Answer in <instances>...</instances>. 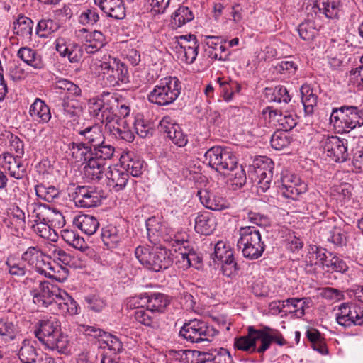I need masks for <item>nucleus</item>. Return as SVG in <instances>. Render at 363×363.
I'll return each instance as SVG.
<instances>
[{
	"label": "nucleus",
	"mask_w": 363,
	"mask_h": 363,
	"mask_svg": "<svg viewBox=\"0 0 363 363\" xmlns=\"http://www.w3.org/2000/svg\"><path fill=\"white\" fill-rule=\"evenodd\" d=\"M56 50L62 57H67L70 62H78L83 55V47L75 42H65L60 38L56 40Z\"/></svg>",
	"instance_id": "20"
},
{
	"label": "nucleus",
	"mask_w": 363,
	"mask_h": 363,
	"mask_svg": "<svg viewBox=\"0 0 363 363\" xmlns=\"http://www.w3.org/2000/svg\"><path fill=\"white\" fill-rule=\"evenodd\" d=\"M0 335L8 342H18L23 337L18 321L16 317H3L0 318Z\"/></svg>",
	"instance_id": "19"
},
{
	"label": "nucleus",
	"mask_w": 363,
	"mask_h": 363,
	"mask_svg": "<svg viewBox=\"0 0 363 363\" xmlns=\"http://www.w3.org/2000/svg\"><path fill=\"white\" fill-rule=\"evenodd\" d=\"M279 190L284 197L295 200L307 191V185L298 177L286 174L281 177Z\"/></svg>",
	"instance_id": "16"
},
{
	"label": "nucleus",
	"mask_w": 363,
	"mask_h": 363,
	"mask_svg": "<svg viewBox=\"0 0 363 363\" xmlns=\"http://www.w3.org/2000/svg\"><path fill=\"white\" fill-rule=\"evenodd\" d=\"M334 127L340 131L349 132L363 125V110L354 106L334 108L330 118Z\"/></svg>",
	"instance_id": "5"
},
{
	"label": "nucleus",
	"mask_w": 363,
	"mask_h": 363,
	"mask_svg": "<svg viewBox=\"0 0 363 363\" xmlns=\"http://www.w3.org/2000/svg\"><path fill=\"white\" fill-rule=\"evenodd\" d=\"M62 239L70 246L80 251H85L87 248V244L83 238L71 230H63L62 231Z\"/></svg>",
	"instance_id": "43"
},
{
	"label": "nucleus",
	"mask_w": 363,
	"mask_h": 363,
	"mask_svg": "<svg viewBox=\"0 0 363 363\" xmlns=\"http://www.w3.org/2000/svg\"><path fill=\"white\" fill-rule=\"evenodd\" d=\"M32 228L33 231L40 237L45 239H51L52 236V227L47 222H34Z\"/></svg>",
	"instance_id": "62"
},
{
	"label": "nucleus",
	"mask_w": 363,
	"mask_h": 363,
	"mask_svg": "<svg viewBox=\"0 0 363 363\" xmlns=\"http://www.w3.org/2000/svg\"><path fill=\"white\" fill-rule=\"evenodd\" d=\"M36 196L47 202H52L60 194L58 189L53 186H45L43 184H37L35 186Z\"/></svg>",
	"instance_id": "48"
},
{
	"label": "nucleus",
	"mask_w": 363,
	"mask_h": 363,
	"mask_svg": "<svg viewBox=\"0 0 363 363\" xmlns=\"http://www.w3.org/2000/svg\"><path fill=\"white\" fill-rule=\"evenodd\" d=\"M298 32L301 38L306 41H311L318 33L315 23L312 21H306L298 27Z\"/></svg>",
	"instance_id": "54"
},
{
	"label": "nucleus",
	"mask_w": 363,
	"mask_h": 363,
	"mask_svg": "<svg viewBox=\"0 0 363 363\" xmlns=\"http://www.w3.org/2000/svg\"><path fill=\"white\" fill-rule=\"evenodd\" d=\"M135 319L144 325L152 327L153 328L159 326L157 315L148 308H140L136 310L134 313Z\"/></svg>",
	"instance_id": "40"
},
{
	"label": "nucleus",
	"mask_w": 363,
	"mask_h": 363,
	"mask_svg": "<svg viewBox=\"0 0 363 363\" xmlns=\"http://www.w3.org/2000/svg\"><path fill=\"white\" fill-rule=\"evenodd\" d=\"M94 2L108 17L120 20L125 17L123 0H94Z\"/></svg>",
	"instance_id": "22"
},
{
	"label": "nucleus",
	"mask_w": 363,
	"mask_h": 363,
	"mask_svg": "<svg viewBox=\"0 0 363 363\" xmlns=\"http://www.w3.org/2000/svg\"><path fill=\"white\" fill-rule=\"evenodd\" d=\"M2 168L7 170L11 177L21 179L26 175V167L21 161V158L16 157L10 153L2 155Z\"/></svg>",
	"instance_id": "24"
},
{
	"label": "nucleus",
	"mask_w": 363,
	"mask_h": 363,
	"mask_svg": "<svg viewBox=\"0 0 363 363\" xmlns=\"http://www.w3.org/2000/svg\"><path fill=\"white\" fill-rule=\"evenodd\" d=\"M250 332L251 333H256L257 338H259L261 341V346L257 349L259 353L265 352L273 342L279 346H284L287 344L286 340L278 330L268 326H264L260 330H256L252 326H250Z\"/></svg>",
	"instance_id": "13"
},
{
	"label": "nucleus",
	"mask_w": 363,
	"mask_h": 363,
	"mask_svg": "<svg viewBox=\"0 0 363 363\" xmlns=\"http://www.w3.org/2000/svg\"><path fill=\"white\" fill-rule=\"evenodd\" d=\"M325 238L336 245H345L347 242L346 230L340 227L333 226L325 235Z\"/></svg>",
	"instance_id": "53"
},
{
	"label": "nucleus",
	"mask_w": 363,
	"mask_h": 363,
	"mask_svg": "<svg viewBox=\"0 0 363 363\" xmlns=\"http://www.w3.org/2000/svg\"><path fill=\"white\" fill-rule=\"evenodd\" d=\"M61 291L47 281H40L38 288L32 291L33 302L38 307L51 306L53 309Z\"/></svg>",
	"instance_id": "8"
},
{
	"label": "nucleus",
	"mask_w": 363,
	"mask_h": 363,
	"mask_svg": "<svg viewBox=\"0 0 363 363\" xmlns=\"http://www.w3.org/2000/svg\"><path fill=\"white\" fill-rule=\"evenodd\" d=\"M70 149L73 151L72 155H75L76 157H79L81 160L84 161L85 164L94 160L93 147L86 145L83 142L72 143L70 144Z\"/></svg>",
	"instance_id": "41"
},
{
	"label": "nucleus",
	"mask_w": 363,
	"mask_h": 363,
	"mask_svg": "<svg viewBox=\"0 0 363 363\" xmlns=\"http://www.w3.org/2000/svg\"><path fill=\"white\" fill-rule=\"evenodd\" d=\"M74 225L84 233L91 235L97 230L99 223L91 215L82 214L76 216L73 220Z\"/></svg>",
	"instance_id": "33"
},
{
	"label": "nucleus",
	"mask_w": 363,
	"mask_h": 363,
	"mask_svg": "<svg viewBox=\"0 0 363 363\" xmlns=\"http://www.w3.org/2000/svg\"><path fill=\"white\" fill-rule=\"evenodd\" d=\"M303 299L291 298L284 300L286 302V312L291 313H296L297 315H303L304 314L303 303H301Z\"/></svg>",
	"instance_id": "60"
},
{
	"label": "nucleus",
	"mask_w": 363,
	"mask_h": 363,
	"mask_svg": "<svg viewBox=\"0 0 363 363\" xmlns=\"http://www.w3.org/2000/svg\"><path fill=\"white\" fill-rule=\"evenodd\" d=\"M33 21L25 16H21L18 18L17 22L14 23V33L23 37L30 38L33 32Z\"/></svg>",
	"instance_id": "49"
},
{
	"label": "nucleus",
	"mask_w": 363,
	"mask_h": 363,
	"mask_svg": "<svg viewBox=\"0 0 363 363\" xmlns=\"http://www.w3.org/2000/svg\"><path fill=\"white\" fill-rule=\"evenodd\" d=\"M22 259L27 262L30 265L33 266L38 272H45L42 269V265L46 264L44 260V255L42 251L37 247H30L22 255Z\"/></svg>",
	"instance_id": "35"
},
{
	"label": "nucleus",
	"mask_w": 363,
	"mask_h": 363,
	"mask_svg": "<svg viewBox=\"0 0 363 363\" xmlns=\"http://www.w3.org/2000/svg\"><path fill=\"white\" fill-rule=\"evenodd\" d=\"M347 141L337 136H324L321 140V146L327 156L334 162H345L347 159L348 153Z\"/></svg>",
	"instance_id": "10"
},
{
	"label": "nucleus",
	"mask_w": 363,
	"mask_h": 363,
	"mask_svg": "<svg viewBox=\"0 0 363 363\" xmlns=\"http://www.w3.org/2000/svg\"><path fill=\"white\" fill-rule=\"evenodd\" d=\"M118 107V98L115 96L113 94H110L98 120H99L102 123L106 122H114L115 120L118 118L117 113L116 112V108Z\"/></svg>",
	"instance_id": "37"
},
{
	"label": "nucleus",
	"mask_w": 363,
	"mask_h": 363,
	"mask_svg": "<svg viewBox=\"0 0 363 363\" xmlns=\"http://www.w3.org/2000/svg\"><path fill=\"white\" fill-rule=\"evenodd\" d=\"M218 333L217 330L200 319L190 320L179 331L181 337L193 343L211 342Z\"/></svg>",
	"instance_id": "7"
},
{
	"label": "nucleus",
	"mask_w": 363,
	"mask_h": 363,
	"mask_svg": "<svg viewBox=\"0 0 363 363\" xmlns=\"http://www.w3.org/2000/svg\"><path fill=\"white\" fill-rule=\"evenodd\" d=\"M174 237L175 238V241L177 242H181L185 249L184 252H182L180 253L183 262H186V266L187 267L199 268L198 264L201 263V258L192 250H189L187 252V250L186 249V246L185 245V244L187 243V240H185L184 238L180 240L177 235H174Z\"/></svg>",
	"instance_id": "46"
},
{
	"label": "nucleus",
	"mask_w": 363,
	"mask_h": 363,
	"mask_svg": "<svg viewBox=\"0 0 363 363\" xmlns=\"http://www.w3.org/2000/svg\"><path fill=\"white\" fill-rule=\"evenodd\" d=\"M50 208L48 206L40 203H33L28 206V211L33 222H46Z\"/></svg>",
	"instance_id": "47"
},
{
	"label": "nucleus",
	"mask_w": 363,
	"mask_h": 363,
	"mask_svg": "<svg viewBox=\"0 0 363 363\" xmlns=\"http://www.w3.org/2000/svg\"><path fill=\"white\" fill-rule=\"evenodd\" d=\"M216 222L209 212H203L195 218V230L202 235H210L214 230Z\"/></svg>",
	"instance_id": "31"
},
{
	"label": "nucleus",
	"mask_w": 363,
	"mask_h": 363,
	"mask_svg": "<svg viewBox=\"0 0 363 363\" xmlns=\"http://www.w3.org/2000/svg\"><path fill=\"white\" fill-rule=\"evenodd\" d=\"M363 309L357 304L342 303L336 313V320L339 325L347 328L352 325H362L363 321Z\"/></svg>",
	"instance_id": "9"
},
{
	"label": "nucleus",
	"mask_w": 363,
	"mask_h": 363,
	"mask_svg": "<svg viewBox=\"0 0 363 363\" xmlns=\"http://www.w3.org/2000/svg\"><path fill=\"white\" fill-rule=\"evenodd\" d=\"M116 62V59L111 58L110 56L108 57V59L105 57L104 61L98 60L95 62L96 66L100 69L99 73L102 74L104 81L110 74Z\"/></svg>",
	"instance_id": "61"
},
{
	"label": "nucleus",
	"mask_w": 363,
	"mask_h": 363,
	"mask_svg": "<svg viewBox=\"0 0 363 363\" xmlns=\"http://www.w3.org/2000/svg\"><path fill=\"white\" fill-rule=\"evenodd\" d=\"M99 19V13L95 9H87L80 14L79 21L84 26H92L96 23Z\"/></svg>",
	"instance_id": "64"
},
{
	"label": "nucleus",
	"mask_w": 363,
	"mask_h": 363,
	"mask_svg": "<svg viewBox=\"0 0 363 363\" xmlns=\"http://www.w3.org/2000/svg\"><path fill=\"white\" fill-rule=\"evenodd\" d=\"M35 337L45 347L59 353L69 352V340L68 335L62 331L61 323L55 318L40 320L34 331Z\"/></svg>",
	"instance_id": "2"
},
{
	"label": "nucleus",
	"mask_w": 363,
	"mask_h": 363,
	"mask_svg": "<svg viewBox=\"0 0 363 363\" xmlns=\"http://www.w3.org/2000/svg\"><path fill=\"white\" fill-rule=\"evenodd\" d=\"M269 117L278 123L279 128L277 130H281L288 133L297 124L296 119L291 114H284L280 111L276 109L269 112Z\"/></svg>",
	"instance_id": "36"
},
{
	"label": "nucleus",
	"mask_w": 363,
	"mask_h": 363,
	"mask_svg": "<svg viewBox=\"0 0 363 363\" xmlns=\"http://www.w3.org/2000/svg\"><path fill=\"white\" fill-rule=\"evenodd\" d=\"M181 89V82L177 77H165L155 86L147 95V99L160 106H168L179 97Z\"/></svg>",
	"instance_id": "3"
},
{
	"label": "nucleus",
	"mask_w": 363,
	"mask_h": 363,
	"mask_svg": "<svg viewBox=\"0 0 363 363\" xmlns=\"http://www.w3.org/2000/svg\"><path fill=\"white\" fill-rule=\"evenodd\" d=\"M204 43L208 47V55L209 57L218 60L220 61H226L229 60L230 52L225 45L222 44L223 40L218 36H206Z\"/></svg>",
	"instance_id": "21"
},
{
	"label": "nucleus",
	"mask_w": 363,
	"mask_h": 363,
	"mask_svg": "<svg viewBox=\"0 0 363 363\" xmlns=\"http://www.w3.org/2000/svg\"><path fill=\"white\" fill-rule=\"evenodd\" d=\"M105 163L92 160L83 167L84 178L93 182H99L106 174Z\"/></svg>",
	"instance_id": "28"
},
{
	"label": "nucleus",
	"mask_w": 363,
	"mask_h": 363,
	"mask_svg": "<svg viewBox=\"0 0 363 363\" xmlns=\"http://www.w3.org/2000/svg\"><path fill=\"white\" fill-rule=\"evenodd\" d=\"M46 267L45 265H42V269L45 271V272H40L42 274H44L46 277L62 281L67 279V270L65 268L57 267V270H56L55 267H50V263L47 262Z\"/></svg>",
	"instance_id": "58"
},
{
	"label": "nucleus",
	"mask_w": 363,
	"mask_h": 363,
	"mask_svg": "<svg viewBox=\"0 0 363 363\" xmlns=\"http://www.w3.org/2000/svg\"><path fill=\"white\" fill-rule=\"evenodd\" d=\"M248 334L245 336H241L234 340L235 350L247 352L249 353L257 351L256 342L259 338H257V333L250 332V327H248Z\"/></svg>",
	"instance_id": "38"
},
{
	"label": "nucleus",
	"mask_w": 363,
	"mask_h": 363,
	"mask_svg": "<svg viewBox=\"0 0 363 363\" xmlns=\"http://www.w3.org/2000/svg\"><path fill=\"white\" fill-rule=\"evenodd\" d=\"M106 184L115 191L122 190L128 181V173L118 169H110L105 174Z\"/></svg>",
	"instance_id": "27"
},
{
	"label": "nucleus",
	"mask_w": 363,
	"mask_h": 363,
	"mask_svg": "<svg viewBox=\"0 0 363 363\" xmlns=\"http://www.w3.org/2000/svg\"><path fill=\"white\" fill-rule=\"evenodd\" d=\"M239 234L237 245L242 250V255L250 260L259 258L265 245L261 240L259 229L254 226H245L240 228Z\"/></svg>",
	"instance_id": "4"
},
{
	"label": "nucleus",
	"mask_w": 363,
	"mask_h": 363,
	"mask_svg": "<svg viewBox=\"0 0 363 363\" xmlns=\"http://www.w3.org/2000/svg\"><path fill=\"white\" fill-rule=\"evenodd\" d=\"M312 9L315 15H323L330 20L339 19L342 10L341 0H315Z\"/></svg>",
	"instance_id": "17"
},
{
	"label": "nucleus",
	"mask_w": 363,
	"mask_h": 363,
	"mask_svg": "<svg viewBox=\"0 0 363 363\" xmlns=\"http://www.w3.org/2000/svg\"><path fill=\"white\" fill-rule=\"evenodd\" d=\"M6 266V271L13 277H22L26 275L27 272L24 262L17 261L13 258H8Z\"/></svg>",
	"instance_id": "55"
},
{
	"label": "nucleus",
	"mask_w": 363,
	"mask_h": 363,
	"mask_svg": "<svg viewBox=\"0 0 363 363\" xmlns=\"http://www.w3.org/2000/svg\"><path fill=\"white\" fill-rule=\"evenodd\" d=\"M122 167L125 172H128V175L138 177L143 173L144 167V162L139 158H130L127 162L122 161Z\"/></svg>",
	"instance_id": "52"
},
{
	"label": "nucleus",
	"mask_w": 363,
	"mask_h": 363,
	"mask_svg": "<svg viewBox=\"0 0 363 363\" xmlns=\"http://www.w3.org/2000/svg\"><path fill=\"white\" fill-rule=\"evenodd\" d=\"M309 262L311 265H318L323 268H327L328 266V262H330V255H327L325 252V249H320L316 247L315 251L309 253L308 256Z\"/></svg>",
	"instance_id": "57"
},
{
	"label": "nucleus",
	"mask_w": 363,
	"mask_h": 363,
	"mask_svg": "<svg viewBox=\"0 0 363 363\" xmlns=\"http://www.w3.org/2000/svg\"><path fill=\"white\" fill-rule=\"evenodd\" d=\"M291 141V138L288 133L281 130H277L271 137V145L277 150H281L287 147Z\"/></svg>",
	"instance_id": "56"
},
{
	"label": "nucleus",
	"mask_w": 363,
	"mask_h": 363,
	"mask_svg": "<svg viewBox=\"0 0 363 363\" xmlns=\"http://www.w3.org/2000/svg\"><path fill=\"white\" fill-rule=\"evenodd\" d=\"M145 306L147 308L153 311L157 315L163 313L169 303L168 297L161 293L145 294Z\"/></svg>",
	"instance_id": "32"
},
{
	"label": "nucleus",
	"mask_w": 363,
	"mask_h": 363,
	"mask_svg": "<svg viewBox=\"0 0 363 363\" xmlns=\"http://www.w3.org/2000/svg\"><path fill=\"white\" fill-rule=\"evenodd\" d=\"M60 28V24L52 19H42L39 21L36 28V33L40 38H48L50 34Z\"/></svg>",
	"instance_id": "50"
},
{
	"label": "nucleus",
	"mask_w": 363,
	"mask_h": 363,
	"mask_svg": "<svg viewBox=\"0 0 363 363\" xmlns=\"http://www.w3.org/2000/svg\"><path fill=\"white\" fill-rule=\"evenodd\" d=\"M194 18L192 11L188 7L180 6L172 16V24L179 28L191 21Z\"/></svg>",
	"instance_id": "45"
},
{
	"label": "nucleus",
	"mask_w": 363,
	"mask_h": 363,
	"mask_svg": "<svg viewBox=\"0 0 363 363\" xmlns=\"http://www.w3.org/2000/svg\"><path fill=\"white\" fill-rule=\"evenodd\" d=\"M100 191L94 186H78L75 189L73 201L75 205L80 208H91L96 206L101 202Z\"/></svg>",
	"instance_id": "11"
},
{
	"label": "nucleus",
	"mask_w": 363,
	"mask_h": 363,
	"mask_svg": "<svg viewBox=\"0 0 363 363\" xmlns=\"http://www.w3.org/2000/svg\"><path fill=\"white\" fill-rule=\"evenodd\" d=\"M212 255L222 262V271L225 276L230 277L238 270L233 250L229 247L227 248L223 242H218L215 245Z\"/></svg>",
	"instance_id": "15"
},
{
	"label": "nucleus",
	"mask_w": 363,
	"mask_h": 363,
	"mask_svg": "<svg viewBox=\"0 0 363 363\" xmlns=\"http://www.w3.org/2000/svg\"><path fill=\"white\" fill-rule=\"evenodd\" d=\"M18 57L27 65L33 67L35 69L42 67L40 57L37 52L28 47L20 48L17 53Z\"/></svg>",
	"instance_id": "42"
},
{
	"label": "nucleus",
	"mask_w": 363,
	"mask_h": 363,
	"mask_svg": "<svg viewBox=\"0 0 363 363\" xmlns=\"http://www.w3.org/2000/svg\"><path fill=\"white\" fill-rule=\"evenodd\" d=\"M127 82H128V69L124 64L117 62L104 81L106 86L113 87L118 86L120 82L126 83Z\"/></svg>",
	"instance_id": "34"
},
{
	"label": "nucleus",
	"mask_w": 363,
	"mask_h": 363,
	"mask_svg": "<svg viewBox=\"0 0 363 363\" xmlns=\"http://www.w3.org/2000/svg\"><path fill=\"white\" fill-rule=\"evenodd\" d=\"M29 113L33 118L39 119V121L41 123H47L51 118L49 106L45 104L44 101L39 98H36L31 104Z\"/></svg>",
	"instance_id": "39"
},
{
	"label": "nucleus",
	"mask_w": 363,
	"mask_h": 363,
	"mask_svg": "<svg viewBox=\"0 0 363 363\" xmlns=\"http://www.w3.org/2000/svg\"><path fill=\"white\" fill-rule=\"evenodd\" d=\"M20 345L16 346L14 352L22 363H35L40 356V349L35 340L23 339L20 340Z\"/></svg>",
	"instance_id": "18"
},
{
	"label": "nucleus",
	"mask_w": 363,
	"mask_h": 363,
	"mask_svg": "<svg viewBox=\"0 0 363 363\" xmlns=\"http://www.w3.org/2000/svg\"><path fill=\"white\" fill-rule=\"evenodd\" d=\"M330 262H328V266L327 267V271L333 270L334 272L344 273L348 269L347 263L343 259L337 257L333 256L331 253H329Z\"/></svg>",
	"instance_id": "59"
},
{
	"label": "nucleus",
	"mask_w": 363,
	"mask_h": 363,
	"mask_svg": "<svg viewBox=\"0 0 363 363\" xmlns=\"http://www.w3.org/2000/svg\"><path fill=\"white\" fill-rule=\"evenodd\" d=\"M101 238L108 248H116L123 238V233L118 227L109 225L102 229Z\"/></svg>",
	"instance_id": "30"
},
{
	"label": "nucleus",
	"mask_w": 363,
	"mask_h": 363,
	"mask_svg": "<svg viewBox=\"0 0 363 363\" xmlns=\"http://www.w3.org/2000/svg\"><path fill=\"white\" fill-rule=\"evenodd\" d=\"M135 254L143 265L155 272L166 269L172 264V260L165 248L150 249L139 246L135 249Z\"/></svg>",
	"instance_id": "6"
},
{
	"label": "nucleus",
	"mask_w": 363,
	"mask_h": 363,
	"mask_svg": "<svg viewBox=\"0 0 363 363\" xmlns=\"http://www.w3.org/2000/svg\"><path fill=\"white\" fill-rule=\"evenodd\" d=\"M46 222L52 228H61L65 225V220L64 216L59 211L50 208Z\"/></svg>",
	"instance_id": "63"
},
{
	"label": "nucleus",
	"mask_w": 363,
	"mask_h": 363,
	"mask_svg": "<svg viewBox=\"0 0 363 363\" xmlns=\"http://www.w3.org/2000/svg\"><path fill=\"white\" fill-rule=\"evenodd\" d=\"M197 196L201 203L207 208L213 211H222L228 208L227 201L222 196L210 192L207 189L198 191Z\"/></svg>",
	"instance_id": "23"
},
{
	"label": "nucleus",
	"mask_w": 363,
	"mask_h": 363,
	"mask_svg": "<svg viewBox=\"0 0 363 363\" xmlns=\"http://www.w3.org/2000/svg\"><path fill=\"white\" fill-rule=\"evenodd\" d=\"M78 133L83 137V143L91 146V147L102 145V143L105 140L104 135L99 125L86 127L84 130H79Z\"/></svg>",
	"instance_id": "29"
},
{
	"label": "nucleus",
	"mask_w": 363,
	"mask_h": 363,
	"mask_svg": "<svg viewBox=\"0 0 363 363\" xmlns=\"http://www.w3.org/2000/svg\"><path fill=\"white\" fill-rule=\"evenodd\" d=\"M110 94L109 92L104 91L100 95L93 97L88 101L89 111L92 116L99 119Z\"/></svg>",
	"instance_id": "44"
},
{
	"label": "nucleus",
	"mask_w": 363,
	"mask_h": 363,
	"mask_svg": "<svg viewBox=\"0 0 363 363\" xmlns=\"http://www.w3.org/2000/svg\"><path fill=\"white\" fill-rule=\"evenodd\" d=\"M158 130L179 147H184L188 142L187 136L179 125L168 116L162 118L158 125Z\"/></svg>",
	"instance_id": "12"
},
{
	"label": "nucleus",
	"mask_w": 363,
	"mask_h": 363,
	"mask_svg": "<svg viewBox=\"0 0 363 363\" xmlns=\"http://www.w3.org/2000/svg\"><path fill=\"white\" fill-rule=\"evenodd\" d=\"M254 167L259 188L262 191H265L270 187L273 177L274 163L269 157H260L255 160Z\"/></svg>",
	"instance_id": "14"
},
{
	"label": "nucleus",
	"mask_w": 363,
	"mask_h": 363,
	"mask_svg": "<svg viewBox=\"0 0 363 363\" xmlns=\"http://www.w3.org/2000/svg\"><path fill=\"white\" fill-rule=\"evenodd\" d=\"M53 309H57V313L62 315H75L78 313V304L74 298L65 291L62 290L55 301Z\"/></svg>",
	"instance_id": "26"
},
{
	"label": "nucleus",
	"mask_w": 363,
	"mask_h": 363,
	"mask_svg": "<svg viewBox=\"0 0 363 363\" xmlns=\"http://www.w3.org/2000/svg\"><path fill=\"white\" fill-rule=\"evenodd\" d=\"M205 162L227 178L233 186L240 188L246 183L247 177L242 165H238V159L229 147L215 146L205 153Z\"/></svg>",
	"instance_id": "1"
},
{
	"label": "nucleus",
	"mask_w": 363,
	"mask_h": 363,
	"mask_svg": "<svg viewBox=\"0 0 363 363\" xmlns=\"http://www.w3.org/2000/svg\"><path fill=\"white\" fill-rule=\"evenodd\" d=\"M186 42L181 44L178 52L183 55L182 60L187 64H192L198 55L199 45L196 36L194 35L181 36Z\"/></svg>",
	"instance_id": "25"
},
{
	"label": "nucleus",
	"mask_w": 363,
	"mask_h": 363,
	"mask_svg": "<svg viewBox=\"0 0 363 363\" xmlns=\"http://www.w3.org/2000/svg\"><path fill=\"white\" fill-rule=\"evenodd\" d=\"M114 152L115 148L112 145L106 144L104 140L102 145L93 147L94 159L105 163V160L112 158Z\"/></svg>",
	"instance_id": "51"
}]
</instances>
